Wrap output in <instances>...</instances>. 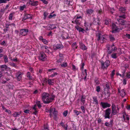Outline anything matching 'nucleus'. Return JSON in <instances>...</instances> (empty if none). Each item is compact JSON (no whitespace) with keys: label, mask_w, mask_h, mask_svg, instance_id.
<instances>
[{"label":"nucleus","mask_w":130,"mask_h":130,"mask_svg":"<svg viewBox=\"0 0 130 130\" xmlns=\"http://www.w3.org/2000/svg\"><path fill=\"white\" fill-rule=\"evenodd\" d=\"M41 97L43 103L48 104L54 100L55 96L54 95H50L48 93L44 92L42 94Z\"/></svg>","instance_id":"nucleus-1"},{"label":"nucleus","mask_w":130,"mask_h":130,"mask_svg":"<svg viewBox=\"0 0 130 130\" xmlns=\"http://www.w3.org/2000/svg\"><path fill=\"white\" fill-rule=\"evenodd\" d=\"M100 62L101 63V68L103 70H106L110 64V61L109 60H106L105 61L101 60Z\"/></svg>","instance_id":"nucleus-2"},{"label":"nucleus","mask_w":130,"mask_h":130,"mask_svg":"<svg viewBox=\"0 0 130 130\" xmlns=\"http://www.w3.org/2000/svg\"><path fill=\"white\" fill-rule=\"evenodd\" d=\"M107 48L108 53L109 54H110L112 53L115 52L117 49V47L113 43L112 45H108L107 46Z\"/></svg>","instance_id":"nucleus-3"},{"label":"nucleus","mask_w":130,"mask_h":130,"mask_svg":"<svg viewBox=\"0 0 130 130\" xmlns=\"http://www.w3.org/2000/svg\"><path fill=\"white\" fill-rule=\"evenodd\" d=\"M96 36L98 38L97 40L98 41H101V42L102 43H103L104 41H105V40H106L105 35H103L101 36V35L100 33H98L96 35Z\"/></svg>","instance_id":"nucleus-4"},{"label":"nucleus","mask_w":130,"mask_h":130,"mask_svg":"<svg viewBox=\"0 0 130 130\" xmlns=\"http://www.w3.org/2000/svg\"><path fill=\"white\" fill-rule=\"evenodd\" d=\"M112 111L111 116L112 117L114 115H116L117 113H118L116 109V106L115 104L112 103Z\"/></svg>","instance_id":"nucleus-5"},{"label":"nucleus","mask_w":130,"mask_h":130,"mask_svg":"<svg viewBox=\"0 0 130 130\" xmlns=\"http://www.w3.org/2000/svg\"><path fill=\"white\" fill-rule=\"evenodd\" d=\"M111 113V110L110 108H108L105 111V114L104 116L105 119L110 118V115Z\"/></svg>","instance_id":"nucleus-6"},{"label":"nucleus","mask_w":130,"mask_h":130,"mask_svg":"<svg viewBox=\"0 0 130 130\" xmlns=\"http://www.w3.org/2000/svg\"><path fill=\"white\" fill-rule=\"evenodd\" d=\"M46 57L47 56L44 52H40L39 57V58L40 60L44 61L46 59Z\"/></svg>","instance_id":"nucleus-7"},{"label":"nucleus","mask_w":130,"mask_h":130,"mask_svg":"<svg viewBox=\"0 0 130 130\" xmlns=\"http://www.w3.org/2000/svg\"><path fill=\"white\" fill-rule=\"evenodd\" d=\"M112 29L111 32L112 33H115L118 32L119 31V28L114 23H113L112 24Z\"/></svg>","instance_id":"nucleus-8"},{"label":"nucleus","mask_w":130,"mask_h":130,"mask_svg":"<svg viewBox=\"0 0 130 130\" xmlns=\"http://www.w3.org/2000/svg\"><path fill=\"white\" fill-rule=\"evenodd\" d=\"M29 32V30L27 29H21L20 31V35L24 36L27 34Z\"/></svg>","instance_id":"nucleus-9"},{"label":"nucleus","mask_w":130,"mask_h":130,"mask_svg":"<svg viewBox=\"0 0 130 130\" xmlns=\"http://www.w3.org/2000/svg\"><path fill=\"white\" fill-rule=\"evenodd\" d=\"M33 15L28 14L27 13H25L24 14V17L23 18L22 21H24L26 20L29 19H31L32 18Z\"/></svg>","instance_id":"nucleus-10"},{"label":"nucleus","mask_w":130,"mask_h":130,"mask_svg":"<svg viewBox=\"0 0 130 130\" xmlns=\"http://www.w3.org/2000/svg\"><path fill=\"white\" fill-rule=\"evenodd\" d=\"M63 45L61 43H59L56 44L53 46V48L54 50L59 49L61 50L63 48Z\"/></svg>","instance_id":"nucleus-11"},{"label":"nucleus","mask_w":130,"mask_h":130,"mask_svg":"<svg viewBox=\"0 0 130 130\" xmlns=\"http://www.w3.org/2000/svg\"><path fill=\"white\" fill-rule=\"evenodd\" d=\"M79 47L83 50H86L87 48L86 46L82 42L80 41L79 42Z\"/></svg>","instance_id":"nucleus-12"},{"label":"nucleus","mask_w":130,"mask_h":130,"mask_svg":"<svg viewBox=\"0 0 130 130\" xmlns=\"http://www.w3.org/2000/svg\"><path fill=\"white\" fill-rule=\"evenodd\" d=\"M101 106L104 108H106L107 107H110L111 105L107 102H101L100 104Z\"/></svg>","instance_id":"nucleus-13"},{"label":"nucleus","mask_w":130,"mask_h":130,"mask_svg":"<svg viewBox=\"0 0 130 130\" xmlns=\"http://www.w3.org/2000/svg\"><path fill=\"white\" fill-rule=\"evenodd\" d=\"M94 12L93 10L92 9H87L86 10V14L89 17H90L91 15Z\"/></svg>","instance_id":"nucleus-14"},{"label":"nucleus","mask_w":130,"mask_h":130,"mask_svg":"<svg viewBox=\"0 0 130 130\" xmlns=\"http://www.w3.org/2000/svg\"><path fill=\"white\" fill-rule=\"evenodd\" d=\"M117 21L119 23L122 25H124L126 23V21L121 18H118Z\"/></svg>","instance_id":"nucleus-15"},{"label":"nucleus","mask_w":130,"mask_h":130,"mask_svg":"<svg viewBox=\"0 0 130 130\" xmlns=\"http://www.w3.org/2000/svg\"><path fill=\"white\" fill-rule=\"evenodd\" d=\"M8 67L6 65H3L0 66V70L3 73L4 71H6Z\"/></svg>","instance_id":"nucleus-16"},{"label":"nucleus","mask_w":130,"mask_h":130,"mask_svg":"<svg viewBox=\"0 0 130 130\" xmlns=\"http://www.w3.org/2000/svg\"><path fill=\"white\" fill-rule=\"evenodd\" d=\"M94 20L93 22V24L95 25H100L101 24V23L100 22V21L99 18L96 19L94 18Z\"/></svg>","instance_id":"nucleus-17"},{"label":"nucleus","mask_w":130,"mask_h":130,"mask_svg":"<svg viewBox=\"0 0 130 130\" xmlns=\"http://www.w3.org/2000/svg\"><path fill=\"white\" fill-rule=\"evenodd\" d=\"M75 27L79 32H81L84 33L85 31V30L84 29L81 27H79L78 25L75 26Z\"/></svg>","instance_id":"nucleus-18"},{"label":"nucleus","mask_w":130,"mask_h":130,"mask_svg":"<svg viewBox=\"0 0 130 130\" xmlns=\"http://www.w3.org/2000/svg\"><path fill=\"white\" fill-rule=\"evenodd\" d=\"M38 1H33L30 0L29 2V4L32 6H36L38 4Z\"/></svg>","instance_id":"nucleus-19"},{"label":"nucleus","mask_w":130,"mask_h":130,"mask_svg":"<svg viewBox=\"0 0 130 130\" xmlns=\"http://www.w3.org/2000/svg\"><path fill=\"white\" fill-rule=\"evenodd\" d=\"M61 36L63 40L68 39L70 38V37L69 36V34L67 33L62 34Z\"/></svg>","instance_id":"nucleus-20"},{"label":"nucleus","mask_w":130,"mask_h":130,"mask_svg":"<svg viewBox=\"0 0 130 130\" xmlns=\"http://www.w3.org/2000/svg\"><path fill=\"white\" fill-rule=\"evenodd\" d=\"M93 99V101L95 102V104L98 105V104L99 102L96 96H93L92 97Z\"/></svg>","instance_id":"nucleus-21"},{"label":"nucleus","mask_w":130,"mask_h":130,"mask_svg":"<svg viewBox=\"0 0 130 130\" xmlns=\"http://www.w3.org/2000/svg\"><path fill=\"white\" fill-rule=\"evenodd\" d=\"M21 113V111L19 112H15L13 114V116L15 117H19Z\"/></svg>","instance_id":"nucleus-22"},{"label":"nucleus","mask_w":130,"mask_h":130,"mask_svg":"<svg viewBox=\"0 0 130 130\" xmlns=\"http://www.w3.org/2000/svg\"><path fill=\"white\" fill-rule=\"evenodd\" d=\"M82 20H80V19H75V20L74 21V23L77 25H80L81 21Z\"/></svg>","instance_id":"nucleus-23"},{"label":"nucleus","mask_w":130,"mask_h":130,"mask_svg":"<svg viewBox=\"0 0 130 130\" xmlns=\"http://www.w3.org/2000/svg\"><path fill=\"white\" fill-rule=\"evenodd\" d=\"M49 126L47 124H44L43 127L42 129V130H49Z\"/></svg>","instance_id":"nucleus-24"},{"label":"nucleus","mask_w":130,"mask_h":130,"mask_svg":"<svg viewBox=\"0 0 130 130\" xmlns=\"http://www.w3.org/2000/svg\"><path fill=\"white\" fill-rule=\"evenodd\" d=\"M120 13V14L119 15V17L120 18L125 19L126 18V15L125 13Z\"/></svg>","instance_id":"nucleus-25"},{"label":"nucleus","mask_w":130,"mask_h":130,"mask_svg":"<svg viewBox=\"0 0 130 130\" xmlns=\"http://www.w3.org/2000/svg\"><path fill=\"white\" fill-rule=\"evenodd\" d=\"M72 48L74 50H75L77 48L78 46L76 42L73 43L72 45Z\"/></svg>","instance_id":"nucleus-26"},{"label":"nucleus","mask_w":130,"mask_h":130,"mask_svg":"<svg viewBox=\"0 0 130 130\" xmlns=\"http://www.w3.org/2000/svg\"><path fill=\"white\" fill-rule=\"evenodd\" d=\"M86 97L85 95H82V96L81 101L82 102L83 104H84L85 103V99Z\"/></svg>","instance_id":"nucleus-27"},{"label":"nucleus","mask_w":130,"mask_h":130,"mask_svg":"<svg viewBox=\"0 0 130 130\" xmlns=\"http://www.w3.org/2000/svg\"><path fill=\"white\" fill-rule=\"evenodd\" d=\"M6 87L10 89H13V85L12 83H10L6 86Z\"/></svg>","instance_id":"nucleus-28"},{"label":"nucleus","mask_w":130,"mask_h":130,"mask_svg":"<svg viewBox=\"0 0 130 130\" xmlns=\"http://www.w3.org/2000/svg\"><path fill=\"white\" fill-rule=\"evenodd\" d=\"M48 29L49 30L51 29H53L56 28V26H55V25L54 24H51L50 25H49L48 27Z\"/></svg>","instance_id":"nucleus-29"},{"label":"nucleus","mask_w":130,"mask_h":130,"mask_svg":"<svg viewBox=\"0 0 130 130\" xmlns=\"http://www.w3.org/2000/svg\"><path fill=\"white\" fill-rule=\"evenodd\" d=\"M22 76L21 73H18L17 77V80L18 81H20L22 79Z\"/></svg>","instance_id":"nucleus-30"},{"label":"nucleus","mask_w":130,"mask_h":130,"mask_svg":"<svg viewBox=\"0 0 130 130\" xmlns=\"http://www.w3.org/2000/svg\"><path fill=\"white\" fill-rule=\"evenodd\" d=\"M119 11H121V13H125L126 9L125 8L121 7L119 9Z\"/></svg>","instance_id":"nucleus-31"},{"label":"nucleus","mask_w":130,"mask_h":130,"mask_svg":"<svg viewBox=\"0 0 130 130\" xmlns=\"http://www.w3.org/2000/svg\"><path fill=\"white\" fill-rule=\"evenodd\" d=\"M57 111H56L55 109H54V111L53 112V115H54V118L55 120L56 119L57 117Z\"/></svg>","instance_id":"nucleus-32"},{"label":"nucleus","mask_w":130,"mask_h":130,"mask_svg":"<svg viewBox=\"0 0 130 130\" xmlns=\"http://www.w3.org/2000/svg\"><path fill=\"white\" fill-rule=\"evenodd\" d=\"M76 19H80V20H82V17L79 14H76L74 17V18Z\"/></svg>","instance_id":"nucleus-33"},{"label":"nucleus","mask_w":130,"mask_h":130,"mask_svg":"<svg viewBox=\"0 0 130 130\" xmlns=\"http://www.w3.org/2000/svg\"><path fill=\"white\" fill-rule=\"evenodd\" d=\"M82 73V76L83 77L84 76H85L86 75H87V70L86 69L84 70V71L83 70L81 71Z\"/></svg>","instance_id":"nucleus-34"},{"label":"nucleus","mask_w":130,"mask_h":130,"mask_svg":"<svg viewBox=\"0 0 130 130\" xmlns=\"http://www.w3.org/2000/svg\"><path fill=\"white\" fill-rule=\"evenodd\" d=\"M115 70H113L111 72V74L110 75L111 78L112 79L113 78L115 74Z\"/></svg>","instance_id":"nucleus-35"},{"label":"nucleus","mask_w":130,"mask_h":130,"mask_svg":"<svg viewBox=\"0 0 130 130\" xmlns=\"http://www.w3.org/2000/svg\"><path fill=\"white\" fill-rule=\"evenodd\" d=\"M46 82H47L48 84L50 85H52L53 83V82H52L51 79H46Z\"/></svg>","instance_id":"nucleus-36"},{"label":"nucleus","mask_w":130,"mask_h":130,"mask_svg":"<svg viewBox=\"0 0 130 130\" xmlns=\"http://www.w3.org/2000/svg\"><path fill=\"white\" fill-rule=\"evenodd\" d=\"M26 7V6L25 5H24L23 6H20V7L19 9L21 11H22Z\"/></svg>","instance_id":"nucleus-37"},{"label":"nucleus","mask_w":130,"mask_h":130,"mask_svg":"<svg viewBox=\"0 0 130 130\" xmlns=\"http://www.w3.org/2000/svg\"><path fill=\"white\" fill-rule=\"evenodd\" d=\"M66 3L69 6H72V5L73 4V2L72 1H71L70 0L69 1H67L66 2Z\"/></svg>","instance_id":"nucleus-38"},{"label":"nucleus","mask_w":130,"mask_h":130,"mask_svg":"<svg viewBox=\"0 0 130 130\" xmlns=\"http://www.w3.org/2000/svg\"><path fill=\"white\" fill-rule=\"evenodd\" d=\"M109 38L110 39V41H113L115 40V39L114 38L113 35H110L109 36Z\"/></svg>","instance_id":"nucleus-39"},{"label":"nucleus","mask_w":130,"mask_h":130,"mask_svg":"<svg viewBox=\"0 0 130 130\" xmlns=\"http://www.w3.org/2000/svg\"><path fill=\"white\" fill-rule=\"evenodd\" d=\"M117 53H113L111 55L112 58L114 59H116L117 58L118 56H117Z\"/></svg>","instance_id":"nucleus-40"},{"label":"nucleus","mask_w":130,"mask_h":130,"mask_svg":"<svg viewBox=\"0 0 130 130\" xmlns=\"http://www.w3.org/2000/svg\"><path fill=\"white\" fill-rule=\"evenodd\" d=\"M27 77L29 79L32 80V77L30 75V73L29 72H28L26 74Z\"/></svg>","instance_id":"nucleus-41"},{"label":"nucleus","mask_w":130,"mask_h":130,"mask_svg":"<svg viewBox=\"0 0 130 130\" xmlns=\"http://www.w3.org/2000/svg\"><path fill=\"white\" fill-rule=\"evenodd\" d=\"M84 26L86 27H90L91 26V23L89 24L88 22H86V21H85L84 22Z\"/></svg>","instance_id":"nucleus-42"},{"label":"nucleus","mask_w":130,"mask_h":130,"mask_svg":"<svg viewBox=\"0 0 130 130\" xmlns=\"http://www.w3.org/2000/svg\"><path fill=\"white\" fill-rule=\"evenodd\" d=\"M10 65L11 67H14L16 68H18L17 65L16 64L13 62L10 63Z\"/></svg>","instance_id":"nucleus-43"},{"label":"nucleus","mask_w":130,"mask_h":130,"mask_svg":"<svg viewBox=\"0 0 130 130\" xmlns=\"http://www.w3.org/2000/svg\"><path fill=\"white\" fill-rule=\"evenodd\" d=\"M36 104H37V106L39 108H40L42 107V106L40 102V101H36Z\"/></svg>","instance_id":"nucleus-44"},{"label":"nucleus","mask_w":130,"mask_h":130,"mask_svg":"<svg viewBox=\"0 0 130 130\" xmlns=\"http://www.w3.org/2000/svg\"><path fill=\"white\" fill-rule=\"evenodd\" d=\"M14 13H11L9 16V19L10 20H12L13 19V15Z\"/></svg>","instance_id":"nucleus-45"},{"label":"nucleus","mask_w":130,"mask_h":130,"mask_svg":"<svg viewBox=\"0 0 130 130\" xmlns=\"http://www.w3.org/2000/svg\"><path fill=\"white\" fill-rule=\"evenodd\" d=\"M3 58L4 59V61L5 63L8 62V59L7 56H4L3 57Z\"/></svg>","instance_id":"nucleus-46"},{"label":"nucleus","mask_w":130,"mask_h":130,"mask_svg":"<svg viewBox=\"0 0 130 130\" xmlns=\"http://www.w3.org/2000/svg\"><path fill=\"white\" fill-rule=\"evenodd\" d=\"M111 85V84L107 82L105 84V86L107 90H109L110 89V86Z\"/></svg>","instance_id":"nucleus-47"},{"label":"nucleus","mask_w":130,"mask_h":130,"mask_svg":"<svg viewBox=\"0 0 130 130\" xmlns=\"http://www.w3.org/2000/svg\"><path fill=\"white\" fill-rule=\"evenodd\" d=\"M68 64L66 62H64L61 65V66L63 68H65L67 67Z\"/></svg>","instance_id":"nucleus-48"},{"label":"nucleus","mask_w":130,"mask_h":130,"mask_svg":"<svg viewBox=\"0 0 130 130\" xmlns=\"http://www.w3.org/2000/svg\"><path fill=\"white\" fill-rule=\"evenodd\" d=\"M49 13L47 12H45L44 13L43 15L44 17H43V19H45L46 18L47 16L48 15Z\"/></svg>","instance_id":"nucleus-49"},{"label":"nucleus","mask_w":130,"mask_h":130,"mask_svg":"<svg viewBox=\"0 0 130 130\" xmlns=\"http://www.w3.org/2000/svg\"><path fill=\"white\" fill-rule=\"evenodd\" d=\"M56 15L55 14H54L53 15L51 14H50V15L48 16V18L49 19H51L53 17H55Z\"/></svg>","instance_id":"nucleus-50"},{"label":"nucleus","mask_w":130,"mask_h":130,"mask_svg":"<svg viewBox=\"0 0 130 130\" xmlns=\"http://www.w3.org/2000/svg\"><path fill=\"white\" fill-rule=\"evenodd\" d=\"M6 43H7L5 41H3L1 43H0V44L1 45H3L4 46H7Z\"/></svg>","instance_id":"nucleus-51"},{"label":"nucleus","mask_w":130,"mask_h":130,"mask_svg":"<svg viewBox=\"0 0 130 130\" xmlns=\"http://www.w3.org/2000/svg\"><path fill=\"white\" fill-rule=\"evenodd\" d=\"M94 81L96 85H99V84L100 82L97 78H95L94 79Z\"/></svg>","instance_id":"nucleus-52"},{"label":"nucleus","mask_w":130,"mask_h":130,"mask_svg":"<svg viewBox=\"0 0 130 130\" xmlns=\"http://www.w3.org/2000/svg\"><path fill=\"white\" fill-rule=\"evenodd\" d=\"M95 89L97 92H99L100 91L101 88L100 86H98L96 87Z\"/></svg>","instance_id":"nucleus-53"},{"label":"nucleus","mask_w":130,"mask_h":130,"mask_svg":"<svg viewBox=\"0 0 130 130\" xmlns=\"http://www.w3.org/2000/svg\"><path fill=\"white\" fill-rule=\"evenodd\" d=\"M68 111L66 110L63 112V115L64 117H66L67 116L68 113Z\"/></svg>","instance_id":"nucleus-54"},{"label":"nucleus","mask_w":130,"mask_h":130,"mask_svg":"<svg viewBox=\"0 0 130 130\" xmlns=\"http://www.w3.org/2000/svg\"><path fill=\"white\" fill-rule=\"evenodd\" d=\"M9 0H0V4L3 3H6L7 1H8Z\"/></svg>","instance_id":"nucleus-55"},{"label":"nucleus","mask_w":130,"mask_h":130,"mask_svg":"<svg viewBox=\"0 0 130 130\" xmlns=\"http://www.w3.org/2000/svg\"><path fill=\"white\" fill-rule=\"evenodd\" d=\"M80 108L83 113H85V110L84 107L83 106H82L80 107Z\"/></svg>","instance_id":"nucleus-56"},{"label":"nucleus","mask_w":130,"mask_h":130,"mask_svg":"<svg viewBox=\"0 0 130 130\" xmlns=\"http://www.w3.org/2000/svg\"><path fill=\"white\" fill-rule=\"evenodd\" d=\"M124 3L126 4H127L130 3V0H124Z\"/></svg>","instance_id":"nucleus-57"},{"label":"nucleus","mask_w":130,"mask_h":130,"mask_svg":"<svg viewBox=\"0 0 130 130\" xmlns=\"http://www.w3.org/2000/svg\"><path fill=\"white\" fill-rule=\"evenodd\" d=\"M54 109H55V108H51L50 109L48 110V111L50 113H53V111H54Z\"/></svg>","instance_id":"nucleus-58"},{"label":"nucleus","mask_w":130,"mask_h":130,"mask_svg":"<svg viewBox=\"0 0 130 130\" xmlns=\"http://www.w3.org/2000/svg\"><path fill=\"white\" fill-rule=\"evenodd\" d=\"M126 77L128 78H130V71L126 73Z\"/></svg>","instance_id":"nucleus-59"},{"label":"nucleus","mask_w":130,"mask_h":130,"mask_svg":"<svg viewBox=\"0 0 130 130\" xmlns=\"http://www.w3.org/2000/svg\"><path fill=\"white\" fill-rule=\"evenodd\" d=\"M57 74H58L56 72H55L54 73V74L51 75H50V76L51 77H54L55 76L57 75Z\"/></svg>","instance_id":"nucleus-60"},{"label":"nucleus","mask_w":130,"mask_h":130,"mask_svg":"<svg viewBox=\"0 0 130 130\" xmlns=\"http://www.w3.org/2000/svg\"><path fill=\"white\" fill-rule=\"evenodd\" d=\"M85 65V64L84 63H82V65L80 68V70H81V71L83 70Z\"/></svg>","instance_id":"nucleus-61"},{"label":"nucleus","mask_w":130,"mask_h":130,"mask_svg":"<svg viewBox=\"0 0 130 130\" xmlns=\"http://www.w3.org/2000/svg\"><path fill=\"white\" fill-rule=\"evenodd\" d=\"M72 69L74 71H76V70L77 69H76L75 66L73 64H72Z\"/></svg>","instance_id":"nucleus-62"},{"label":"nucleus","mask_w":130,"mask_h":130,"mask_svg":"<svg viewBox=\"0 0 130 130\" xmlns=\"http://www.w3.org/2000/svg\"><path fill=\"white\" fill-rule=\"evenodd\" d=\"M127 80L125 79H123V84L124 85H125L126 84Z\"/></svg>","instance_id":"nucleus-63"},{"label":"nucleus","mask_w":130,"mask_h":130,"mask_svg":"<svg viewBox=\"0 0 130 130\" xmlns=\"http://www.w3.org/2000/svg\"><path fill=\"white\" fill-rule=\"evenodd\" d=\"M125 36L128 39H130V34H128L126 33Z\"/></svg>","instance_id":"nucleus-64"}]
</instances>
